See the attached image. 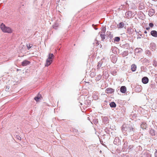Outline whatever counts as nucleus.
Wrapping results in <instances>:
<instances>
[{
  "mask_svg": "<svg viewBox=\"0 0 157 157\" xmlns=\"http://www.w3.org/2000/svg\"><path fill=\"white\" fill-rule=\"evenodd\" d=\"M94 72H91L90 73V75H91V76H92L93 77L94 76Z\"/></svg>",
  "mask_w": 157,
  "mask_h": 157,
  "instance_id": "412c9836",
  "label": "nucleus"
},
{
  "mask_svg": "<svg viewBox=\"0 0 157 157\" xmlns=\"http://www.w3.org/2000/svg\"><path fill=\"white\" fill-rule=\"evenodd\" d=\"M124 25V23L123 22H120L118 25V28H123Z\"/></svg>",
  "mask_w": 157,
  "mask_h": 157,
  "instance_id": "4468645a",
  "label": "nucleus"
},
{
  "mask_svg": "<svg viewBox=\"0 0 157 157\" xmlns=\"http://www.w3.org/2000/svg\"><path fill=\"white\" fill-rule=\"evenodd\" d=\"M155 157H157V150L155 152Z\"/></svg>",
  "mask_w": 157,
  "mask_h": 157,
  "instance_id": "4be33fe9",
  "label": "nucleus"
},
{
  "mask_svg": "<svg viewBox=\"0 0 157 157\" xmlns=\"http://www.w3.org/2000/svg\"><path fill=\"white\" fill-rule=\"evenodd\" d=\"M123 128H126V131H127L128 132H130L132 131H134V129L133 128V127L131 126H126V125H124L123 126Z\"/></svg>",
  "mask_w": 157,
  "mask_h": 157,
  "instance_id": "7ed1b4c3",
  "label": "nucleus"
},
{
  "mask_svg": "<svg viewBox=\"0 0 157 157\" xmlns=\"http://www.w3.org/2000/svg\"><path fill=\"white\" fill-rule=\"evenodd\" d=\"M52 61L50 59H47L46 61V63L45 65V66L46 67H48L52 63Z\"/></svg>",
  "mask_w": 157,
  "mask_h": 157,
  "instance_id": "423d86ee",
  "label": "nucleus"
},
{
  "mask_svg": "<svg viewBox=\"0 0 157 157\" xmlns=\"http://www.w3.org/2000/svg\"><path fill=\"white\" fill-rule=\"evenodd\" d=\"M121 92L123 93H125L126 91V88L125 86H122L120 88Z\"/></svg>",
  "mask_w": 157,
  "mask_h": 157,
  "instance_id": "0eeeda50",
  "label": "nucleus"
},
{
  "mask_svg": "<svg viewBox=\"0 0 157 157\" xmlns=\"http://www.w3.org/2000/svg\"><path fill=\"white\" fill-rule=\"evenodd\" d=\"M120 40V38L118 37H116L115 38L114 41L115 42H118Z\"/></svg>",
  "mask_w": 157,
  "mask_h": 157,
  "instance_id": "6ab92c4d",
  "label": "nucleus"
},
{
  "mask_svg": "<svg viewBox=\"0 0 157 157\" xmlns=\"http://www.w3.org/2000/svg\"><path fill=\"white\" fill-rule=\"evenodd\" d=\"M136 66L135 64H133L131 65V69L132 71L134 72L136 71Z\"/></svg>",
  "mask_w": 157,
  "mask_h": 157,
  "instance_id": "f8f14e48",
  "label": "nucleus"
},
{
  "mask_svg": "<svg viewBox=\"0 0 157 157\" xmlns=\"http://www.w3.org/2000/svg\"><path fill=\"white\" fill-rule=\"evenodd\" d=\"M1 28L2 31L4 33H11L13 32L11 28L9 27L6 26L3 24H2L1 25Z\"/></svg>",
  "mask_w": 157,
  "mask_h": 157,
  "instance_id": "f257e3e1",
  "label": "nucleus"
},
{
  "mask_svg": "<svg viewBox=\"0 0 157 157\" xmlns=\"http://www.w3.org/2000/svg\"><path fill=\"white\" fill-rule=\"evenodd\" d=\"M106 31L105 29H102L101 31L99 33L100 36L102 40H103L105 38V32Z\"/></svg>",
  "mask_w": 157,
  "mask_h": 157,
  "instance_id": "f03ea898",
  "label": "nucleus"
},
{
  "mask_svg": "<svg viewBox=\"0 0 157 157\" xmlns=\"http://www.w3.org/2000/svg\"><path fill=\"white\" fill-rule=\"evenodd\" d=\"M150 27H147L146 29L147 30H149V29H150Z\"/></svg>",
  "mask_w": 157,
  "mask_h": 157,
  "instance_id": "5701e85b",
  "label": "nucleus"
},
{
  "mask_svg": "<svg viewBox=\"0 0 157 157\" xmlns=\"http://www.w3.org/2000/svg\"><path fill=\"white\" fill-rule=\"evenodd\" d=\"M144 33H145V34L147 33V31H145L144 32Z\"/></svg>",
  "mask_w": 157,
  "mask_h": 157,
  "instance_id": "b1692460",
  "label": "nucleus"
},
{
  "mask_svg": "<svg viewBox=\"0 0 157 157\" xmlns=\"http://www.w3.org/2000/svg\"><path fill=\"white\" fill-rule=\"evenodd\" d=\"M149 26L151 28H152L153 27V26H154V25L152 23H150L149 24Z\"/></svg>",
  "mask_w": 157,
  "mask_h": 157,
  "instance_id": "aec40b11",
  "label": "nucleus"
},
{
  "mask_svg": "<svg viewBox=\"0 0 157 157\" xmlns=\"http://www.w3.org/2000/svg\"><path fill=\"white\" fill-rule=\"evenodd\" d=\"M41 97V95L40 94H38L37 97H36L35 98V100L36 101H38L39 99H40V97Z\"/></svg>",
  "mask_w": 157,
  "mask_h": 157,
  "instance_id": "f3484780",
  "label": "nucleus"
},
{
  "mask_svg": "<svg viewBox=\"0 0 157 157\" xmlns=\"http://www.w3.org/2000/svg\"><path fill=\"white\" fill-rule=\"evenodd\" d=\"M54 57V56L52 53H49L48 55V59H50L52 61V60Z\"/></svg>",
  "mask_w": 157,
  "mask_h": 157,
  "instance_id": "ddd939ff",
  "label": "nucleus"
},
{
  "mask_svg": "<svg viewBox=\"0 0 157 157\" xmlns=\"http://www.w3.org/2000/svg\"><path fill=\"white\" fill-rule=\"evenodd\" d=\"M100 153H101V152H102V151H101H101H100Z\"/></svg>",
  "mask_w": 157,
  "mask_h": 157,
  "instance_id": "393cba45",
  "label": "nucleus"
},
{
  "mask_svg": "<svg viewBox=\"0 0 157 157\" xmlns=\"http://www.w3.org/2000/svg\"><path fill=\"white\" fill-rule=\"evenodd\" d=\"M114 92V89L111 88H107L105 90V92L107 93L112 94Z\"/></svg>",
  "mask_w": 157,
  "mask_h": 157,
  "instance_id": "20e7f679",
  "label": "nucleus"
},
{
  "mask_svg": "<svg viewBox=\"0 0 157 157\" xmlns=\"http://www.w3.org/2000/svg\"><path fill=\"white\" fill-rule=\"evenodd\" d=\"M30 63V62L27 60H24L22 63V65L23 66H26L28 65Z\"/></svg>",
  "mask_w": 157,
  "mask_h": 157,
  "instance_id": "9b49d317",
  "label": "nucleus"
},
{
  "mask_svg": "<svg viewBox=\"0 0 157 157\" xmlns=\"http://www.w3.org/2000/svg\"><path fill=\"white\" fill-rule=\"evenodd\" d=\"M150 132L152 135L154 136L155 135V131L154 129H150Z\"/></svg>",
  "mask_w": 157,
  "mask_h": 157,
  "instance_id": "a211bd4d",
  "label": "nucleus"
},
{
  "mask_svg": "<svg viewBox=\"0 0 157 157\" xmlns=\"http://www.w3.org/2000/svg\"><path fill=\"white\" fill-rule=\"evenodd\" d=\"M33 46V45L31 44H26V47L28 50H29Z\"/></svg>",
  "mask_w": 157,
  "mask_h": 157,
  "instance_id": "2eb2a0df",
  "label": "nucleus"
},
{
  "mask_svg": "<svg viewBox=\"0 0 157 157\" xmlns=\"http://www.w3.org/2000/svg\"><path fill=\"white\" fill-rule=\"evenodd\" d=\"M55 28V26H54V27H53V28Z\"/></svg>",
  "mask_w": 157,
  "mask_h": 157,
  "instance_id": "a878e982",
  "label": "nucleus"
},
{
  "mask_svg": "<svg viewBox=\"0 0 157 157\" xmlns=\"http://www.w3.org/2000/svg\"><path fill=\"white\" fill-rule=\"evenodd\" d=\"M151 35L155 37H157V32L155 30L151 31Z\"/></svg>",
  "mask_w": 157,
  "mask_h": 157,
  "instance_id": "1a4fd4ad",
  "label": "nucleus"
},
{
  "mask_svg": "<svg viewBox=\"0 0 157 157\" xmlns=\"http://www.w3.org/2000/svg\"><path fill=\"white\" fill-rule=\"evenodd\" d=\"M110 105L111 107L115 108L116 107V105L115 103L114 102H112L110 103Z\"/></svg>",
  "mask_w": 157,
  "mask_h": 157,
  "instance_id": "dca6fc26",
  "label": "nucleus"
},
{
  "mask_svg": "<svg viewBox=\"0 0 157 157\" xmlns=\"http://www.w3.org/2000/svg\"><path fill=\"white\" fill-rule=\"evenodd\" d=\"M155 13V10L154 9H150L148 12V15L150 16H151L154 15Z\"/></svg>",
  "mask_w": 157,
  "mask_h": 157,
  "instance_id": "6e6552de",
  "label": "nucleus"
},
{
  "mask_svg": "<svg viewBox=\"0 0 157 157\" xmlns=\"http://www.w3.org/2000/svg\"><path fill=\"white\" fill-rule=\"evenodd\" d=\"M141 127L143 129H146L147 127V124L145 123H142V124H141L140 125Z\"/></svg>",
  "mask_w": 157,
  "mask_h": 157,
  "instance_id": "9d476101",
  "label": "nucleus"
},
{
  "mask_svg": "<svg viewBox=\"0 0 157 157\" xmlns=\"http://www.w3.org/2000/svg\"><path fill=\"white\" fill-rule=\"evenodd\" d=\"M149 79L146 77H143L142 79V82L144 84H147L148 82Z\"/></svg>",
  "mask_w": 157,
  "mask_h": 157,
  "instance_id": "39448f33",
  "label": "nucleus"
}]
</instances>
